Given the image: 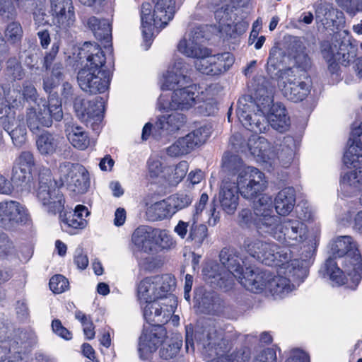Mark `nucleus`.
<instances>
[{
    "instance_id": "ddd939ff",
    "label": "nucleus",
    "mask_w": 362,
    "mask_h": 362,
    "mask_svg": "<svg viewBox=\"0 0 362 362\" xmlns=\"http://www.w3.org/2000/svg\"><path fill=\"white\" fill-rule=\"evenodd\" d=\"M59 184L50 175H40L37 197L49 214L61 213L64 209V199L59 191Z\"/></svg>"
},
{
    "instance_id": "a18cd8bd",
    "label": "nucleus",
    "mask_w": 362,
    "mask_h": 362,
    "mask_svg": "<svg viewBox=\"0 0 362 362\" xmlns=\"http://www.w3.org/2000/svg\"><path fill=\"white\" fill-rule=\"evenodd\" d=\"M211 134V127H201L186 135L192 148L199 146L206 142Z\"/></svg>"
},
{
    "instance_id": "6e6d98bb",
    "label": "nucleus",
    "mask_w": 362,
    "mask_h": 362,
    "mask_svg": "<svg viewBox=\"0 0 362 362\" xmlns=\"http://www.w3.org/2000/svg\"><path fill=\"white\" fill-rule=\"evenodd\" d=\"M180 346L181 344L179 342L163 343L159 351V355L165 360L170 359L176 356L180 349Z\"/></svg>"
},
{
    "instance_id": "c03bdc74",
    "label": "nucleus",
    "mask_w": 362,
    "mask_h": 362,
    "mask_svg": "<svg viewBox=\"0 0 362 362\" xmlns=\"http://www.w3.org/2000/svg\"><path fill=\"white\" fill-rule=\"evenodd\" d=\"M207 227L204 224H197L193 218L187 240L193 242L197 247H200L207 238Z\"/></svg>"
},
{
    "instance_id": "bf43d9fd",
    "label": "nucleus",
    "mask_w": 362,
    "mask_h": 362,
    "mask_svg": "<svg viewBox=\"0 0 362 362\" xmlns=\"http://www.w3.org/2000/svg\"><path fill=\"white\" fill-rule=\"evenodd\" d=\"M247 143L240 133L234 134L230 139V145L237 152H246L247 151Z\"/></svg>"
},
{
    "instance_id": "4d7b16f0",
    "label": "nucleus",
    "mask_w": 362,
    "mask_h": 362,
    "mask_svg": "<svg viewBox=\"0 0 362 362\" xmlns=\"http://www.w3.org/2000/svg\"><path fill=\"white\" fill-rule=\"evenodd\" d=\"M15 164L32 171L35 165V159L30 151H23L15 161Z\"/></svg>"
},
{
    "instance_id": "dca6fc26",
    "label": "nucleus",
    "mask_w": 362,
    "mask_h": 362,
    "mask_svg": "<svg viewBox=\"0 0 362 362\" xmlns=\"http://www.w3.org/2000/svg\"><path fill=\"white\" fill-rule=\"evenodd\" d=\"M256 228L259 233L267 234L277 226L279 218L273 214V201L270 196L262 194L254 203Z\"/></svg>"
},
{
    "instance_id": "c85d7f7f",
    "label": "nucleus",
    "mask_w": 362,
    "mask_h": 362,
    "mask_svg": "<svg viewBox=\"0 0 362 362\" xmlns=\"http://www.w3.org/2000/svg\"><path fill=\"white\" fill-rule=\"evenodd\" d=\"M65 134L70 144L76 149L86 150L90 145V137L84 129L72 121L66 122Z\"/></svg>"
},
{
    "instance_id": "5fc2aeb1",
    "label": "nucleus",
    "mask_w": 362,
    "mask_h": 362,
    "mask_svg": "<svg viewBox=\"0 0 362 362\" xmlns=\"http://www.w3.org/2000/svg\"><path fill=\"white\" fill-rule=\"evenodd\" d=\"M50 289L55 293H61L69 287L68 280L62 275L53 276L49 280Z\"/></svg>"
},
{
    "instance_id": "09e8293b",
    "label": "nucleus",
    "mask_w": 362,
    "mask_h": 362,
    "mask_svg": "<svg viewBox=\"0 0 362 362\" xmlns=\"http://www.w3.org/2000/svg\"><path fill=\"white\" fill-rule=\"evenodd\" d=\"M173 215L179 210L187 207L192 201L190 195L186 194H176L167 198Z\"/></svg>"
},
{
    "instance_id": "c756f323",
    "label": "nucleus",
    "mask_w": 362,
    "mask_h": 362,
    "mask_svg": "<svg viewBox=\"0 0 362 362\" xmlns=\"http://www.w3.org/2000/svg\"><path fill=\"white\" fill-rule=\"evenodd\" d=\"M132 242L139 251L148 254L154 252L153 228L146 226L138 227L132 235Z\"/></svg>"
},
{
    "instance_id": "72a5a7b5",
    "label": "nucleus",
    "mask_w": 362,
    "mask_h": 362,
    "mask_svg": "<svg viewBox=\"0 0 362 362\" xmlns=\"http://www.w3.org/2000/svg\"><path fill=\"white\" fill-rule=\"evenodd\" d=\"M276 211L281 216L290 214L296 204V192L293 187H285L276 194L274 199Z\"/></svg>"
},
{
    "instance_id": "f704fd0d",
    "label": "nucleus",
    "mask_w": 362,
    "mask_h": 362,
    "mask_svg": "<svg viewBox=\"0 0 362 362\" xmlns=\"http://www.w3.org/2000/svg\"><path fill=\"white\" fill-rule=\"evenodd\" d=\"M56 8H52V14L53 16V22L54 24L62 29H67L72 26L76 21L74 8L72 2L70 5L68 4L60 6L59 10Z\"/></svg>"
},
{
    "instance_id": "9d476101",
    "label": "nucleus",
    "mask_w": 362,
    "mask_h": 362,
    "mask_svg": "<svg viewBox=\"0 0 362 362\" xmlns=\"http://www.w3.org/2000/svg\"><path fill=\"white\" fill-rule=\"evenodd\" d=\"M246 251L262 264L271 267L287 262L291 252L287 248H280L275 243L263 242L259 239L247 238L244 241Z\"/></svg>"
},
{
    "instance_id": "20e7f679",
    "label": "nucleus",
    "mask_w": 362,
    "mask_h": 362,
    "mask_svg": "<svg viewBox=\"0 0 362 362\" xmlns=\"http://www.w3.org/2000/svg\"><path fill=\"white\" fill-rule=\"evenodd\" d=\"M223 168L246 199H253L267 187L264 174L255 167L245 165L238 156H224Z\"/></svg>"
},
{
    "instance_id": "2eb2a0df",
    "label": "nucleus",
    "mask_w": 362,
    "mask_h": 362,
    "mask_svg": "<svg viewBox=\"0 0 362 362\" xmlns=\"http://www.w3.org/2000/svg\"><path fill=\"white\" fill-rule=\"evenodd\" d=\"M177 307V300L173 295L168 298L148 303L144 308V317L151 325L167 323Z\"/></svg>"
},
{
    "instance_id": "393cba45",
    "label": "nucleus",
    "mask_w": 362,
    "mask_h": 362,
    "mask_svg": "<svg viewBox=\"0 0 362 362\" xmlns=\"http://www.w3.org/2000/svg\"><path fill=\"white\" fill-rule=\"evenodd\" d=\"M199 92L194 86H184L173 90L169 107L172 110H187L199 100Z\"/></svg>"
},
{
    "instance_id": "774afa93",
    "label": "nucleus",
    "mask_w": 362,
    "mask_h": 362,
    "mask_svg": "<svg viewBox=\"0 0 362 362\" xmlns=\"http://www.w3.org/2000/svg\"><path fill=\"white\" fill-rule=\"evenodd\" d=\"M285 362H310L308 354L300 349H293Z\"/></svg>"
},
{
    "instance_id": "a211bd4d",
    "label": "nucleus",
    "mask_w": 362,
    "mask_h": 362,
    "mask_svg": "<svg viewBox=\"0 0 362 362\" xmlns=\"http://www.w3.org/2000/svg\"><path fill=\"white\" fill-rule=\"evenodd\" d=\"M209 52L195 61L196 69L202 74L211 76L226 72L233 64L235 59L230 52L210 55Z\"/></svg>"
},
{
    "instance_id": "c9c22d12",
    "label": "nucleus",
    "mask_w": 362,
    "mask_h": 362,
    "mask_svg": "<svg viewBox=\"0 0 362 362\" xmlns=\"http://www.w3.org/2000/svg\"><path fill=\"white\" fill-rule=\"evenodd\" d=\"M170 206L167 199L146 204V218L151 221H156L171 218L173 214Z\"/></svg>"
},
{
    "instance_id": "aec40b11",
    "label": "nucleus",
    "mask_w": 362,
    "mask_h": 362,
    "mask_svg": "<svg viewBox=\"0 0 362 362\" xmlns=\"http://www.w3.org/2000/svg\"><path fill=\"white\" fill-rule=\"evenodd\" d=\"M104 101L103 98L97 97L93 100H86L82 98H76L74 102V109L77 117L83 122L93 125L101 122Z\"/></svg>"
},
{
    "instance_id": "603ef678",
    "label": "nucleus",
    "mask_w": 362,
    "mask_h": 362,
    "mask_svg": "<svg viewBox=\"0 0 362 362\" xmlns=\"http://www.w3.org/2000/svg\"><path fill=\"white\" fill-rule=\"evenodd\" d=\"M6 73L13 80H21L25 75L22 66L16 58H11L8 60Z\"/></svg>"
},
{
    "instance_id": "a19ab883",
    "label": "nucleus",
    "mask_w": 362,
    "mask_h": 362,
    "mask_svg": "<svg viewBox=\"0 0 362 362\" xmlns=\"http://www.w3.org/2000/svg\"><path fill=\"white\" fill-rule=\"evenodd\" d=\"M247 150L254 156L264 157L265 153L269 148L267 140L263 136H253L250 138L247 143Z\"/></svg>"
},
{
    "instance_id": "13d9d810",
    "label": "nucleus",
    "mask_w": 362,
    "mask_h": 362,
    "mask_svg": "<svg viewBox=\"0 0 362 362\" xmlns=\"http://www.w3.org/2000/svg\"><path fill=\"white\" fill-rule=\"evenodd\" d=\"M238 222L243 227H250L252 225L256 226V216L250 209H243L238 214Z\"/></svg>"
},
{
    "instance_id": "4c0bfd02",
    "label": "nucleus",
    "mask_w": 362,
    "mask_h": 362,
    "mask_svg": "<svg viewBox=\"0 0 362 362\" xmlns=\"http://www.w3.org/2000/svg\"><path fill=\"white\" fill-rule=\"evenodd\" d=\"M86 26L93 32L95 38L98 40L108 42L111 37L112 28L107 20L91 16L86 21Z\"/></svg>"
},
{
    "instance_id": "0eeeda50",
    "label": "nucleus",
    "mask_w": 362,
    "mask_h": 362,
    "mask_svg": "<svg viewBox=\"0 0 362 362\" xmlns=\"http://www.w3.org/2000/svg\"><path fill=\"white\" fill-rule=\"evenodd\" d=\"M267 234L286 246L308 245L310 251L306 257H310L311 250H314L316 247L317 236L310 235L307 225L297 218H286L281 223L279 220L277 226Z\"/></svg>"
},
{
    "instance_id": "79ce46f5",
    "label": "nucleus",
    "mask_w": 362,
    "mask_h": 362,
    "mask_svg": "<svg viewBox=\"0 0 362 362\" xmlns=\"http://www.w3.org/2000/svg\"><path fill=\"white\" fill-rule=\"evenodd\" d=\"M193 150L191 143L185 136L178 139L168 147L166 152L170 157H180L189 153Z\"/></svg>"
},
{
    "instance_id": "69168bd1",
    "label": "nucleus",
    "mask_w": 362,
    "mask_h": 362,
    "mask_svg": "<svg viewBox=\"0 0 362 362\" xmlns=\"http://www.w3.org/2000/svg\"><path fill=\"white\" fill-rule=\"evenodd\" d=\"M21 92L23 96H25V101L32 100L36 104L40 99L37 98V90L35 88L28 82L23 83Z\"/></svg>"
},
{
    "instance_id": "473e14b6",
    "label": "nucleus",
    "mask_w": 362,
    "mask_h": 362,
    "mask_svg": "<svg viewBox=\"0 0 362 362\" xmlns=\"http://www.w3.org/2000/svg\"><path fill=\"white\" fill-rule=\"evenodd\" d=\"M291 51L296 64V67L293 69L296 70V74H298V69L303 71V73L307 74L312 66V60L306 53L303 42L297 37L293 38Z\"/></svg>"
},
{
    "instance_id": "7ed1b4c3",
    "label": "nucleus",
    "mask_w": 362,
    "mask_h": 362,
    "mask_svg": "<svg viewBox=\"0 0 362 362\" xmlns=\"http://www.w3.org/2000/svg\"><path fill=\"white\" fill-rule=\"evenodd\" d=\"M332 251L335 257H329L321 266L319 272L322 276L329 278L333 285L340 286L345 283L344 273H347L358 284L362 277V257L352 238H338Z\"/></svg>"
},
{
    "instance_id": "9b49d317",
    "label": "nucleus",
    "mask_w": 362,
    "mask_h": 362,
    "mask_svg": "<svg viewBox=\"0 0 362 362\" xmlns=\"http://www.w3.org/2000/svg\"><path fill=\"white\" fill-rule=\"evenodd\" d=\"M278 86L284 97L297 103L308 95L312 81L308 74H296L295 69H286L280 71Z\"/></svg>"
},
{
    "instance_id": "b1692460",
    "label": "nucleus",
    "mask_w": 362,
    "mask_h": 362,
    "mask_svg": "<svg viewBox=\"0 0 362 362\" xmlns=\"http://www.w3.org/2000/svg\"><path fill=\"white\" fill-rule=\"evenodd\" d=\"M240 189L229 177L223 180L218 192V202L221 209L227 214H233L239 204Z\"/></svg>"
},
{
    "instance_id": "864d4df0",
    "label": "nucleus",
    "mask_w": 362,
    "mask_h": 362,
    "mask_svg": "<svg viewBox=\"0 0 362 362\" xmlns=\"http://www.w3.org/2000/svg\"><path fill=\"white\" fill-rule=\"evenodd\" d=\"M320 51L324 59L329 64V69H334L337 66V64L334 62V53L335 50L333 49L330 42L328 41H324L320 44Z\"/></svg>"
},
{
    "instance_id": "f3484780",
    "label": "nucleus",
    "mask_w": 362,
    "mask_h": 362,
    "mask_svg": "<svg viewBox=\"0 0 362 362\" xmlns=\"http://www.w3.org/2000/svg\"><path fill=\"white\" fill-rule=\"evenodd\" d=\"M77 80L80 88L89 94L104 93L110 83V71H91L81 69L78 72Z\"/></svg>"
},
{
    "instance_id": "39448f33",
    "label": "nucleus",
    "mask_w": 362,
    "mask_h": 362,
    "mask_svg": "<svg viewBox=\"0 0 362 362\" xmlns=\"http://www.w3.org/2000/svg\"><path fill=\"white\" fill-rule=\"evenodd\" d=\"M310 264L309 259H289L284 264L276 266L279 267V275L273 277L269 272L257 269V273H267L265 286L257 293L267 288L274 297L283 298L293 290L294 286L291 281L300 282L306 278Z\"/></svg>"
},
{
    "instance_id": "f257e3e1",
    "label": "nucleus",
    "mask_w": 362,
    "mask_h": 362,
    "mask_svg": "<svg viewBox=\"0 0 362 362\" xmlns=\"http://www.w3.org/2000/svg\"><path fill=\"white\" fill-rule=\"evenodd\" d=\"M253 96L240 98L237 105V117L242 124L255 134L264 132L268 124L275 130L284 133L291 126L290 117L286 107L273 103L272 90L264 78H259Z\"/></svg>"
},
{
    "instance_id": "e433bc0d",
    "label": "nucleus",
    "mask_w": 362,
    "mask_h": 362,
    "mask_svg": "<svg viewBox=\"0 0 362 362\" xmlns=\"http://www.w3.org/2000/svg\"><path fill=\"white\" fill-rule=\"evenodd\" d=\"M8 117L10 123L4 121L2 127L11 136L13 144L21 146L26 140V128L20 120L15 118V116Z\"/></svg>"
},
{
    "instance_id": "2f4dec72",
    "label": "nucleus",
    "mask_w": 362,
    "mask_h": 362,
    "mask_svg": "<svg viewBox=\"0 0 362 362\" xmlns=\"http://www.w3.org/2000/svg\"><path fill=\"white\" fill-rule=\"evenodd\" d=\"M349 146L343 157L346 165H352L362 157V122L354 129L349 141Z\"/></svg>"
},
{
    "instance_id": "5701e85b",
    "label": "nucleus",
    "mask_w": 362,
    "mask_h": 362,
    "mask_svg": "<svg viewBox=\"0 0 362 362\" xmlns=\"http://www.w3.org/2000/svg\"><path fill=\"white\" fill-rule=\"evenodd\" d=\"M27 209L20 202L10 200L0 202V227H12L14 223L27 221Z\"/></svg>"
},
{
    "instance_id": "a878e982",
    "label": "nucleus",
    "mask_w": 362,
    "mask_h": 362,
    "mask_svg": "<svg viewBox=\"0 0 362 362\" xmlns=\"http://www.w3.org/2000/svg\"><path fill=\"white\" fill-rule=\"evenodd\" d=\"M79 54H86V64L82 69L94 71H108L105 66V54L97 44L84 43Z\"/></svg>"
},
{
    "instance_id": "3c124183",
    "label": "nucleus",
    "mask_w": 362,
    "mask_h": 362,
    "mask_svg": "<svg viewBox=\"0 0 362 362\" xmlns=\"http://www.w3.org/2000/svg\"><path fill=\"white\" fill-rule=\"evenodd\" d=\"M19 0H0V16L6 20L17 16L16 2Z\"/></svg>"
},
{
    "instance_id": "412c9836",
    "label": "nucleus",
    "mask_w": 362,
    "mask_h": 362,
    "mask_svg": "<svg viewBox=\"0 0 362 362\" xmlns=\"http://www.w3.org/2000/svg\"><path fill=\"white\" fill-rule=\"evenodd\" d=\"M166 337V330L160 325H149L144 327L139 338L138 351L140 358L146 359L148 355L155 351Z\"/></svg>"
},
{
    "instance_id": "338daca9",
    "label": "nucleus",
    "mask_w": 362,
    "mask_h": 362,
    "mask_svg": "<svg viewBox=\"0 0 362 362\" xmlns=\"http://www.w3.org/2000/svg\"><path fill=\"white\" fill-rule=\"evenodd\" d=\"M148 170L151 177H158L163 172L161 162L157 159L150 158L148 160Z\"/></svg>"
},
{
    "instance_id": "7c9ffc66",
    "label": "nucleus",
    "mask_w": 362,
    "mask_h": 362,
    "mask_svg": "<svg viewBox=\"0 0 362 362\" xmlns=\"http://www.w3.org/2000/svg\"><path fill=\"white\" fill-rule=\"evenodd\" d=\"M341 189L348 197L362 192V166L345 173L341 178Z\"/></svg>"
},
{
    "instance_id": "6ab92c4d",
    "label": "nucleus",
    "mask_w": 362,
    "mask_h": 362,
    "mask_svg": "<svg viewBox=\"0 0 362 362\" xmlns=\"http://www.w3.org/2000/svg\"><path fill=\"white\" fill-rule=\"evenodd\" d=\"M204 32L202 28L197 27L186 33L177 44V50L187 57L197 60L209 54V49L202 44Z\"/></svg>"
},
{
    "instance_id": "1a4fd4ad",
    "label": "nucleus",
    "mask_w": 362,
    "mask_h": 362,
    "mask_svg": "<svg viewBox=\"0 0 362 362\" xmlns=\"http://www.w3.org/2000/svg\"><path fill=\"white\" fill-rule=\"evenodd\" d=\"M194 339L198 346L211 351L218 356L209 362H229L225 355L228 350V340L224 337L223 330L218 328L213 322H207L204 326H198L194 332Z\"/></svg>"
},
{
    "instance_id": "58836bf2",
    "label": "nucleus",
    "mask_w": 362,
    "mask_h": 362,
    "mask_svg": "<svg viewBox=\"0 0 362 362\" xmlns=\"http://www.w3.org/2000/svg\"><path fill=\"white\" fill-rule=\"evenodd\" d=\"M186 117L177 112H173L168 115H163L156 123L159 129L168 132H174L180 129L185 123Z\"/></svg>"
},
{
    "instance_id": "6e6552de",
    "label": "nucleus",
    "mask_w": 362,
    "mask_h": 362,
    "mask_svg": "<svg viewBox=\"0 0 362 362\" xmlns=\"http://www.w3.org/2000/svg\"><path fill=\"white\" fill-rule=\"evenodd\" d=\"M62 119V103L54 94L49 96L48 100L40 98L34 106L27 110L26 122L33 132L51 127L53 119L61 121Z\"/></svg>"
},
{
    "instance_id": "e2e57ef3",
    "label": "nucleus",
    "mask_w": 362,
    "mask_h": 362,
    "mask_svg": "<svg viewBox=\"0 0 362 362\" xmlns=\"http://www.w3.org/2000/svg\"><path fill=\"white\" fill-rule=\"evenodd\" d=\"M53 332L62 338L69 340L71 339V333L64 327L59 320H54L52 322Z\"/></svg>"
},
{
    "instance_id": "37998d69",
    "label": "nucleus",
    "mask_w": 362,
    "mask_h": 362,
    "mask_svg": "<svg viewBox=\"0 0 362 362\" xmlns=\"http://www.w3.org/2000/svg\"><path fill=\"white\" fill-rule=\"evenodd\" d=\"M175 241L165 230L153 228L154 252L158 247L160 250H170L175 246Z\"/></svg>"
},
{
    "instance_id": "8fccbe9b",
    "label": "nucleus",
    "mask_w": 362,
    "mask_h": 362,
    "mask_svg": "<svg viewBox=\"0 0 362 362\" xmlns=\"http://www.w3.org/2000/svg\"><path fill=\"white\" fill-rule=\"evenodd\" d=\"M4 34L7 41L14 44L21 40L23 31L19 23L13 21L8 24Z\"/></svg>"
},
{
    "instance_id": "680f3d73",
    "label": "nucleus",
    "mask_w": 362,
    "mask_h": 362,
    "mask_svg": "<svg viewBox=\"0 0 362 362\" xmlns=\"http://www.w3.org/2000/svg\"><path fill=\"white\" fill-rule=\"evenodd\" d=\"M74 264L77 268L85 269L88 265V258L81 247H77L74 257Z\"/></svg>"
},
{
    "instance_id": "052dcab7",
    "label": "nucleus",
    "mask_w": 362,
    "mask_h": 362,
    "mask_svg": "<svg viewBox=\"0 0 362 362\" xmlns=\"http://www.w3.org/2000/svg\"><path fill=\"white\" fill-rule=\"evenodd\" d=\"M276 351L272 348L262 350L257 355L255 359V362H276Z\"/></svg>"
},
{
    "instance_id": "cd10ccee",
    "label": "nucleus",
    "mask_w": 362,
    "mask_h": 362,
    "mask_svg": "<svg viewBox=\"0 0 362 362\" xmlns=\"http://www.w3.org/2000/svg\"><path fill=\"white\" fill-rule=\"evenodd\" d=\"M63 144V136L47 131L39 135L36 139L37 148L43 156H52L57 153Z\"/></svg>"
},
{
    "instance_id": "49530a36",
    "label": "nucleus",
    "mask_w": 362,
    "mask_h": 362,
    "mask_svg": "<svg viewBox=\"0 0 362 362\" xmlns=\"http://www.w3.org/2000/svg\"><path fill=\"white\" fill-rule=\"evenodd\" d=\"M5 98L9 105L14 108H19L24 105L25 96L22 94L20 86H13L8 91L4 90Z\"/></svg>"
},
{
    "instance_id": "4468645a",
    "label": "nucleus",
    "mask_w": 362,
    "mask_h": 362,
    "mask_svg": "<svg viewBox=\"0 0 362 362\" xmlns=\"http://www.w3.org/2000/svg\"><path fill=\"white\" fill-rule=\"evenodd\" d=\"M59 185L64 184L74 192L83 194L90 186L89 175L87 170L81 165L70 162H63L58 168Z\"/></svg>"
},
{
    "instance_id": "423d86ee",
    "label": "nucleus",
    "mask_w": 362,
    "mask_h": 362,
    "mask_svg": "<svg viewBox=\"0 0 362 362\" xmlns=\"http://www.w3.org/2000/svg\"><path fill=\"white\" fill-rule=\"evenodd\" d=\"M153 9L149 3H144L141 8L143 37L150 41L155 28H164L174 17L175 0H153Z\"/></svg>"
},
{
    "instance_id": "f8f14e48",
    "label": "nucleus",
    "mask_w": 362,
    "mask_h": 362,
    "mask_svg": "<svg viewBox=\"0 0 362 362\" xmlns=\"http://www.w3.org/2000/svg\"><path fill=\"white\" fill-rule=\"evenodd\" d=\"M175 286V279L170 274L156 275L141 280L137 286L140 302L146 304L169 296Z\"/></svg>"
},
{
    "instance_id": "f03ea898",
    "label": "nucleus",
    "mask_w": 362,
    "mask_h": 362,
    "mask_svg": "<svg viewBox=\"0 0 362 362\" xmlns=\"http://www.w3.org/2000/svg\"><path fill=\"white\" fill-rule=\"evenodd\" d=\"M219 257L221 265L214 266L209 275L211 284L228 291L232 288L235 279H237L243 286L252 292H257L265 286L267 273H257V270L249 267H246L244 272L245 262L235 250L223 248Z\"/></svg>"
},
{
    "instance_id": "de8ad7c7",
    "label": "nucleus",
    "mask_w": 362,
    "mask_h": 362,
    "mask_svg": "<svg viewBox=\"0 0 362 362\" xmlns=\"http://www.w3.org/2000/svg\"><path fill=\"white\" fill-rule=\"evenodd\" d=\"M32 178V171L14 164L12 169L11 180L18 186L28 183Z\"/></svg>"
},
{
    "instance_id": "0e129e2a",
    "label": "nucleus",
    "mask_w": 362,
    "mask_h": 362,
    "mask_svg": "<svg viewBox=\"0 0 362 362\" xmlns=\"http://www.w3.org/2000/svg\"><path fill=\"white\" fill-rule=\"evenodd\" d=\"M189 169L188 163L185 160L180 161L175 168L173 171V179L175 182H180L186 175Z\"/></svg>"
},
{
    "instance_id": "ea45409f",
    "label": "nucleus",
    "mask_w": 362,
    "mask_h": 362,
    "mask_svg": "<svg viewBox=\"0 0 362 362\" xmlns=\"http://www.w3.org/2000/svg\"><path fill=\"white\" fill-rule=\"evenodd\" d=\"M343 13L333 8L330 5H320L315 11V18L323 25H334L337 19L342 18Z\"/></svg>"
},
{
    "instance_id": "4be33fe9",
    "label": "nucleus",
    "mask_w": 362,
    "mask_h": 362,
    "mask_svg": "<svg viewBox=\"0 0 362 362\" xmlns=\"http://www.w3.org/2000/svg\"><path fill=\"white\" fill-rule=\"evenodd\" d=\"M189 65L182 59H178L163 75L161 88L163 90H175L186 86L190 82L188 75Z\"/></svg>"
},
{
    "instance_id": "bb28decb",
    "label": "nucleus",
    "mask_w": 362,
    "mask_h": 362,
    "mask_svg": "<svg viewBox=\"0 0 362 362\" xmlns=\"http://www.w3.org/2000/svg\"><path fill=\"white\" fill-rule=\"evenodd\" d=\"M88 215L89 211L85 206H76L74 213L65 214L62 218V230L72 233V230L84 228L87 226V221L85 218ZM61 217H62V215Z\"/></svg>"
}]
</instances>
